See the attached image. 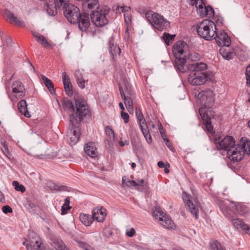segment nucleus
Segmentation results:
<instances>
[{
	"mask_svg": "<svg viewBox=\"0 0 250 250\" xmlns=\"http://www.w3.org/2000/svg\"><path fill=\"white\" fill-rule=\"evenodd\" d=\"M196 97L197 103L202 106L199 109V114L207 130L211 132L213 130V126L208 113L210 111L209 105L214 101V94L213 91L206 89L200 92Z\"/></svg>",
	"mask_w": 250,
	"mask_h": 250,
	"instance_id": "nucleus-1",
	"label": "nucleus"
},
{
	"mask_svg": "<svg viewBox=\"0 0 250 250\" xmlns=\"http://www.w3.org/2000/svg\"><path fill=\"white\" fill-rule=\"evenodd\" d=\"M172 52L175 57L174 67L176 71L181 73L187 72L188 69L186 64L189 55L188 44L184 41H178L173 44Z\"/></svg>",
	"mask_w": 250,
	"mask_h": 250,
	"instance_id": "nucleus-2",
	"label": "nucleus"
},
{
	"mask_svg": "<svg viewBox=\"0 0 250 250\" xmlns=\"http://www.w3.org/2000/svg\"><path fill=\"white\" fill-rule=\"evenodd\" d=\"M75 102L77 107L76 111L71 101L68 100L65 102L67 107L73 112V114L69 116L70 122L72 125L80 123L83 118L89 113L87 105L85 100L83 99L77 98L75 100Z\"/></svg>",
	"mask_w": 250,
	"mask_h": 250,
	"instance_id": "nucleus-3",
	"label": "nucleus"
},
{
	"mask_svg": "<svg viewBox=\"0 0 250 250\" xmlns=\"http://www.w3.org/2000/svg\"><path fill=\"white\" fill-rule=\"evenodd\" d=\"M229 159L234 162L241 160L245 154H250V140L242 138L237 144H234L227 150Z\"/></svg>",
	"mask_w": 250,
	"mask_h": 250,
	"instance_id": "nucleus-4",
	"label": "nucleus"
},
{
	"mask_svg": "<svg viewBox=\"0 0 250 250\" xmlns=\"http://www.w3.org/2000/svg\"><path fill=\"white\" fill-rule=\"evenodd\" d=\"M217 28L215 23L209 20H204L197 27L198 35L207 41L213 39L216 35Z\"/></svg>",
	"mask_w": 250,
	"mask_h": 250,
	"instance_id": "nucleus-5",
	"label": "nucleus"
},
{
	"mask_svg": "<svg viewBox=\"0 0 250 250\" xmlns=\"http://www.w3.org/2000/svg\"><path fill=\"white\" fill-rule=\"evenodd\" d=\"M145 17L151 26L159 31H163L169 27V22L158 13L148 11L145 14Z\"/></svg>",
	"mask_w": 250,
	"mask_h": 250,
	"instance_id": "nucleus-6",
	"label": "nucleus"
},
{
	"mask_svg": "<svg viewBox=\"0 0 250 250\" xmlns=\"http://www.w3.org/2000/svg\"><path fill=\"white\" fill-rule=\"evenodd\" d=\"M217 204L224 215L228 219L231 220V222L234 227L237 229L241 228L246 232L249 231V227L247 225L245 224L241 219L233 218L232 211L228 208L224 201L219 200L217 201Z\"/></svg>",
	"mask_w": 250,
	"mask_h": 250,
	"instance_id": "nucleus-7",
	"label": "nucleus"
},
{
	"mask_svg": "<svg viewBox=\"0 0 250 250\" xmlns=\"http://www.w3.org/2000/svg\"><path fill=\"white\" fill-rule=\"evenodd\" d=\"M109 12V8L105 6L98 8L97 10L93 11L91 14L92 23L98 27L106 25L108 22L107 16Z\"/></svg>",
	"mask_w": 250,
	"mask_h": 250,
	"instance_id": "nucleus-8",
	"label": "nucleus"
},
{
	"mask_svg": "<svg viewBox=\"0 0 250 250\" xmlns=\"http://www.w3.org/2000/svg\"><path fill=\"white\" fill-rule=\"evenodd\" d=\"M153 216L163 227L171 229L175 228V226L171 219L169 216H166L159 207H156L153 211Z\"/></svg>",
	"mask_w": 250,
	"mask_h": 250,
	"instance_id": "nucleus-9",
	"label": "nucleus"
},
{
	"mask_svg": "<svg viewBox=\"0 0 250 250\" xmlns=\"http://www.w3.org/2000/svg\"><path fill=\"white\" fill-rule=\"evenodd\" d=\"M64 15L71 23H77L79 18L81 17L80 10L76 5L69 3L63 9Z\"/></svg>",
	"mask_w": 250,
	"mask_h": 250,
	"instance_id": "nucleus-10",
	"label": "nucleus"
},
{
	"mask_svg": "<svg viewBox=\"0 0 250 250\" xmlns=\"http://www.w3.org/2000/svg\"><path fill=\"white\" fill-rule=\"evenodd\" d=\"M182 198L186 206L189 208L191 214L194 216L196 218H197L198 212L201 208V206L197 199L192 198L185 191L183 192Z\"/></svg>",
	"mask_w": 250,
	"mask_h": 250,
	"instance_id": "nucleus-11",
	"label": "nucleus"
},
{
	"mask_svg": "<svg viewBox=\"0 0 250 250\" xmlns=\"http://www.w3.org/2000/svg\"><path fill=\"white\" fill-rule=\"evenodd\" d=\"M207 73H190L188 79V82L194 85H201L208 80Z\"/></svg>",
	"mask_w": 250,
	"mask_h": 250,
	"instance_id": "nucleus-12",
	"label": "nucleus"
},
{
	"mask_svg": "<svg viewBox=\"0 0 250 250\" xmlns=\"http://www.w3.org/2000/svg\"><path fill=\"white\" fill-rule=\"evenodd\" d=\"M213 39H215L217 44L222 47H229L231 44V40L225 31H221L218 33L216 32V35Z\"/></svg>",
	"mask_w": 250,
	"mask_h": 250,
	"instance_id": "nucleus-13",
	"label": "nucleus"
},
{
	"mask_svg": "<svg viewBox=\"0 0 250 250\" xmlns=\"http://www.w3.org/2000/svg\"><path fill=\"white\" fill-rule=\"evenodd\" d=\"M12 91L14 97L16 99H21L25 95V88L23 84L19 81H15L12 85Z\"/></svg>",
	"mask_w": 250,
	"mask_h": 250,
	"instance_id": "nucleus-14",
	"label": "nucleus"
},
{
	"mask_svg": "<svg viewBox=\"0 0 250 250\" xmlns=\"http://www.w3.org/2000/svg\"><path fill=\"white\" fill-rule=\"evenodd\" d=\"M215 141L218 148L227 150L235 144L234 138L229 136H225L223 139L219 138L218 141L216 139Z\"/></svg>",
	"mask_w": 250,
	"mask_h": 250,
	"instance_id": "nucleus-15",
	"label": "nucleus"
},
{
	"mask_svg": "<svg viewBox=\"0 0 250 250\" xmlns=\"http://www.w3.org/2000/svg\"><path fill=\"white\" fill-rule=\"evenodd\" d=\"M106 210L104 208L97 207L93 209L92 215L94 220L99 222H103L105 220L106 216Z\"/></svg>",
	"mask_w": 250,
	"mask_h": 250,
	"instance_id": "nucleus-16",
	"label": "nucleus"
},
{
	"mask_svg": "<svg viewBox=\"0 0 250 250\" xmlns=\"http://www.w3.org/2000/svg\"><path fill=\"white\" fill-rule=\"evenodd\" d=\"M78 22L79 27L82 31H86L90 25L89 15L85 13L81 14V17L79 18Z\"/></svg>",
	"mask_w": 250,
	"mask_h": 250,
	"instance_id": "nucleus-17",
	"label": "nucleus"
},
{
	"mask_svg": "<svg viewBox=\"0 0 250 250\" xmlns=\"http://www.w3.org/2000/svg\"><path fill=\"white\" fill-rule=\"evenodd\" d=\"M207 64L204 62H198L193 63L190 66L191 72L196 73H207Z\"/></svg>",
	"mask_w": 250,
	"mask_h": 250,
	"instance_id": "nucleus-18",
	"label": "nucleus"
},
{
	"mask_svg": "<svg viewBox=\"0 0 250 250\" xmlns=\"http://www.w3.org/2000/svg\"><path fill=\"white\" fill-rule=\"evenodd\" d=\"M62 79L66 94L71 96L73 95L72 86L69 76L65 72L62 74Z\"/></svg>",
	"mask_w": 250,
	"mask_h": 250,
	"instance_id": "nucleus-19",
	"label": "nucleus"
},
{
	"mask_svg": "<svg viewBox=\"0 0 250 250\" xmlns=\"http://www.w3.org/2000/svg\"><path fill=\"white\" fill-rule=\"evenodd\" d=\"M32 34L34 37L36 39L38 42L42 44L44 47H53V45L51 42H48L46 39L43 36L41 35L38 33L32 32Z\"/></svg>",
	"mask_w": 250,
	"mask_h": 250,
	"instance_id": "nucleus-20",
	"label": "nucleus"
},
{
	"mask_svg": "<svg viewBox=\"0 0 250 250\" xmlns=\"http://www.w3.org/2000/svg\"><path fill=\"white\" fill-rule=\"evenodd\" d=\"M85 152L91 158H95L98 156V152L95 143L89 142L86 144L84 147Z\"/></svg>",
	"mask_w": 250,
	"mask_h": 250,
	"instance_id": "nucleus-21",
	"label": "nucleus"
},
{
	"mask_svg": "<svg viewBox=\"0 0 250 250\" xmlns=\"http://www.w3.org/2000/svg\"><path fill=\"white\" fill-rule=\"evenodd\" d=\"M23 245L26 246L28 250H46L39 238L35 243L31 242L29 244H26L25 242H23Z\"/></svg>",
	"mask_w": 250,
	"mask_h": 250,
	"instance_id": "nucleus-22",
	"label": "nucleus"
},
{
	"mask_svg": "<svg viewBox=\"0 0 250 250\" xmlns=\"http://www.w3.org/2000/svg\"><path fill=\"white\" fill-rule=\"evenodd\" d=\"M229 208H233L237 213L240 215L244 214L247 211L246 206L240 203L230 202L229 204Z\"/></svg>",
	"mask_w": 250,
	"mask_h": 250,
	"instance_id": "nucleus-23",
	"label": "nucleus"
},
{
	"mask_svg": "<svg viewBox=\"0 0 250 250\" xmlns=\"http://www.w3.org/2000/svg\"><path fill=\"white\" fill-rule=\"evenodd\" d=\"M108 44L110 54L113 57L118 54H120L121 52V49L116 44L114 43L113 38L111 37L109 39Z\"/></svg>",
	"mask_w": 250,
	"mask_h": 250,
	"instance_id": "nucleus-24",
	"label": "nucleus"
},
{
	"mask_svg": "<svg viewBox=\"0 0 250 250\" xmlns=\"http://www.w3.org/2000/svg\"><path fill=\"white\" fill-rule=\"evenodd\" d=\"M18 110L26 117H30V114L27 109V104L26 101L22 100L20 101L18 104Z\"/></svg>",
	"mask_w": 250,
	"mask_h": 250,
	"instance_id": "nucleus-25",
	"label": "nucleus"
},
{
	"mask_svg": "<svg viewBox=\"0 0 250 250\" xmlns=\"http://www.w3.org/2000/svg\"><path fill=\"white\" fill-rule=\"evenodd\" d=\"M79 218L81 222L86 227L90 226L94 220L93 215L92 216L84 213L80 214Z\"/></svg>",
	"mask_w": 250,
	"mask_h": 250,
	"instance_id": "nucleus-26",
	"label": "nucleus"
},
{
	"mask_svg": "<svg viewBox=\"0 0 250 250\" xmlns=\"http://www.w3.org/2000/svg\"><path fill=\"white\" fill-rule=\"evenodd\" d=\"M120 92L122 98L124 99V103L125 106L128 109V112L129 113L132 112L133 111V101L130 98L125 96L123 91L121 89V88H120Z\"/></svg>",
	"mask_w": 250,
	"mask_h": 250,
	"instance_id": "nucleus-27",
	"label": "nucleus"
},
{
	"mask_svg": "<svg viewBox=\"0 0 250 250\" xmlns=\"http://www.w3.org/2000/svg\"><path fill=\"white\" fill-rule=\"evenodd\" d=\"M75 76L78 86L81 89L84 88L85 87V83L87 81L84 79L82 73L79 70H77L75 73Z\"/></svg>",
	"mask_w": 250,
	"mask_h": 250,
	"instance_id": "nucleus-28",
	"label": "nucleus"
},
{
	"mask_svg": "<svg viewBox=\"0 0 250 250\" xmlns=\"http://www.w3.org/2000/svg\"><path fill=\"white\" fill-rule=\"evenodd\" d=\"M136 115L137 119V122L139 125L140 128L147 126V124L146 120L139 109H136Z\"/></svg>",
	"mask_w": 250,
	"mask_h": 250,
	"instance_id": "nucleus-29",
	"label": "nucleus"
},
{
	"mask_svg": "<svg viewBox=\"0 0 250 250\" xmlns=\"http://www.w3.org/2000/svg\"><path fill=\"white\" fill-rule=\"evenodd\" d=\"M200 16L211 18L214 16V10L210 6H206L200 10Z\"/></svg>",
	"mask_w": 250,
	"mask_h": 250,
	"instance_id": "nucleus-30",
	"label": "nucleus"
},
{
	"mask_svg": "<svg viewBox=\"0 0 250 250\" xmlns=\"http://www.w3.org/2000/svg\"><path fill=\"white\" fill-rule=\"evenodd\" d=\"M219 52L223 58L225 60H229L232 58L233 52L229 49L222 47L220 49Z\"/></svg>",
	"mask_w": 250,
	"mask_h": 250,
	"instance_id": "nucleus-31",
	"label": "nucleus"
},
{
	"mask_svg": "<svg viewBox=\"0 0 250 250\" xmlns=\"http://www.w3.org/2000/svg\"><path fill=\"white\" fill-rule=\"evenodd\" d=\"M42 79L43 81L45 86L47 87L51 94H53L55 93V91L54 88V85L51 81L48 79L44 75H42Z\"/></svg>",
	"mask_w": 250,
	"mask_h": 250,
	"instance_id": "nucleus-32",
	"label": "nucleus"
},
{
	"mask_svg": "<svg viewBox=\"0 0 250 250\" xmlns=\"http://www.w3.org/2000/svg\"><path fill=\"white\" fill-rule=\"evenodd\" d=\"M100 0H84V4L89 9L99 8Z\"/></svg>",
	"mask_w": 250,
	"mask_h": 250,
	"instance_id": "nucleus-33",
	"label": "nucleus"
},
{
	"mask_svg": "<svg viewBox=\"0 0 250 250\" xmlns=\"http://www.w3.org/2000/svg\"><path fill=\"white\" fill-rule=\"evenodd\" d=\"M9 19L12 23L18 26L21 27L24 26L23 22L20 20V19L16 17L13 14L10 13L9 15Z\"/></svg>",
	"mask_w": 250,
	"mask_h": 250,
	"instance_id": "nucleus-34",
	"label": "nucleus"
},
{
	"mask_svg": "<svg viewBox=\"0 0 250 250\" xmlns=\"http://www.w3.org/2000/svg\"><path fill=\"white\" fill-rule=\"evenodd\" d=\"M54 247L57 250H69L64 243L61 240H57L54 242Z\"/></svg>",
	"mask_w": 250,
	"mask_h": 250,
	"instance_id": "nucleus-35",
	"label": "nucleus"
},
{
	"mask_svg": "<svg viewBox=\"0 0 250 250\" xmlns=\"http://www.w3.org/2000/svg\"><path fill=\"white\" fill-rule=\"evenodd\" d=\"M142 133L144 135L146 142L148 144H150L152 142V138L148 129L147 126L145 127L140 128Z\"/></svg>",
	"mask_w": 250,
	"mask_h": 250,
	"instance_id": "nucleus-36",
	"label": "nucleus"
},
{
	"mask_svg": "<svg viewBox=\"0 0 250 250\" xmlns=\"http://www.w3.org/2000/svg\"><path fill=\"white\" fill-rule=\"evenodd\" d=\"M57 8H58V7H56L55 5V6L48 5L47 6L46 12L49 15L53 16L57 14Z\"/></svg>",
	"mask_w": 250,
	"mask_h": 250,
	"instance_id": "nucleus-37",
	"label": "nucleus"
},
{
	"mask_svg": "<svg viewBox=\"0 0 250 250\" xmlns=\"http://www.w3.org/2000/svg\"><path fill=\"white\" fill-rule=\"evenodd\" d=\"M54 4L58 8L62 7L63 9L65 6L69 4V0H54Z\"/></svg>",
	"mask_w": 250,
	"mask_h": 250,
	"instance_id": "nucleus-38",
	"label": "nucleus"
},
{
	"mask_svg": "<svg viewBox=\"0 0 250 250\" xmlns=\"http://www.w3.org/2000/svg\"><path fill=\"white\" fill-rule=\"evenodd\" d=\"M175 35H170L168 33H164L163 36V39L166 44L169 45L171 42L174 39Z\"/></svg>",
	"mask_w": 250,
	"mask_h": 250,
	"instance_id": "nucleus-39",
	"label": "nucleus"
},
{
	"mask_svg": "<svg viewBox=\"0 0 250 250\" xmlns=\"http://www.w3.org/2000/svg\"><path fill=\"white\" fill-rule=\"evenodd\" d=\"M105 131L106 135L108 137V139L110 141L114 140V131L109 126H106L105 128Z\"/></svg>",
	"mask_w": 250,
	"mask_h": 250,
	"instance_id": "nucleus-40",
	"label": "nucleus"
},
{
	"mask_svg": "<svg viewBox=\"0 0 250 250\" xmlns=\"http://www.w3.org/2000/svg\"><path fill=\"white\" fill-rule=\"evenodd\" d=\"M211 250H225L217 241H214L210 244Z\"/></svg>",
	"mask_w": 250,
	"mask_h": 250,
	"instance_id": "nucleus-41",
	"label": "nucleus"
},
{
	"mask_svg": "<svg viewBox=\"0 0 250 250\" xmlns=\"http://www.w3.org/2000/svg\"><path fill=\"white\" fill-rule=\"evenodd\" d=\"M201 56L197 53L193 52L190 53L189 51V55H188V59H189L192 62H196L200 60Z\"/></svg>",
	"mask_w": 250,
	"mask_h": 250,
	"instance_id": "nucleus-42",
	"label": "nucleus"
},
{
	"mask_svg": "<svg viewBox=\"0 0 250 250\" xmlns=\"http://www.w3.org/2000/svg\"><path fill=\"white\" fill-rule=\"evenodd\" d=\"M13 186H14L15 189L18 191H21L22 193L25 191V188L22 185H20L19 183L17 181L13 182Z\"/></svg>",
	"mask_w": 250,
	"mask_h": 250,
	"instance_id": "nucleus-43",
	"label": "nucleus"
},
{
	"mask_svg": "<svg viewBox=\"0 0 250 250\" xmlns=\"http://www.w3.org/2000/svg\"><path fill=\"white\" fill-rule=\"evenodd\" d=\"M123 184L128 187L133 186L136 184L134 180H131L127 178L126 176H124L122 178Z\"/></svg>",
	"mask_w": 250,
	"mask_h": 250,
	"instance_id": "nucleus-44",
	"label": "nucleus"
},
{
	"mask_svg": "<svg viewBox=\"0 0 250 250\" xmlns=\"http://www.w3.org/2000/svg\"><path fill=\"white\" fill-rule=\"evenodd\" d=\"M48 187L51 190H64V188L63 187H61L58 185L56 184L55 183L50 182L48 183Z\"/></svg>",
	"mask_w": 250,
	"mask_h": 250,
	"instance_id": "nucleus-45",
	"label": "nucleus"
},
{
	"mask_svg": "<svg viewBox=\"0 0 250 250\" xmlns=\"http://www.w3.org/2000/svg\"><path fill=\"white\" fill-rule=\"evenodd\" d=\"M73 133L74 136V140L72 141V144L74 145L76 144L79 141V139L80 137V133L79 130H74L73 131Z\"/></svg>",
	"mask_w": 250,
	"mask_h": 250,
	"instance_id": "nucleus-46",
	"label": "nucleus"
},
{
	"mask_svg": "<svg viewBox=\"0 0 250 250\" xmlns=\"http://www.w3.org/2000/svg\"><path fill=\"white\" fill-rule=\"evenodd\" d=\"M195 5L200 14V10H201L202 8H204L205 7H206L205 3L202 1V0H198L196 1Z\"/></svg>",
	"mask_w": 250,
	"mask_h": 250,
	"instance_id": "nucleus-47",
	"label": "nucleus"
},
{
	"mask_svg": "<svg viewBox=\"0 0 250 250\" xmlns=\"http://www.w3.org/2000/svg\"><path fill=\"white\" fill-rule=\"evenodd\" d=\"M214 21L215 22V24L216 26H221L223 25L224 22V20L222 17L220 16L215 17L214 18Z\"/></svg>",
	"mask_w": 250,
	"mask_h": 250,
	"instance_id": "nucleus-48",
	"label": "nucleus"
},
{
	"mask_svg": "<svg viewBox=\"0 0 250 250\" xmlns=\"http://www.w3.org/2000/svg\"><path fill=\"white\" fill-rule=\"evenodd\" d=\"M247 84L250 86V65L248 66L246 70Z\"/></svg>",
	"mask_w": 250,
	"mask_h": 250,
	"instance_id": "nucleus-49",
	"label": "nucleus"
},
{
	"mask_svg": "<svg viewBox=\"0 0 250 250\" xmlns=\"http://www.w3.org/2000/svg\"><path fill=\"white\" fill-rule=\"evenodd\" d=\"M121 115L122 118L124 120V122L125 124L129 122V115L127 113L122 111Z\"/></svg>",
	"mask_w": 250,
	"mask_h": 250,
	"instance_id": "nucleus-50",
	"label": "nucleus"
},
{
	"mask_svg": "<svg viewBox=\"0 0 250 250\" xmlns=\"http://www.w3.org/2000/svg\"><path fill=\"white\" fill-rule=\"evenodd\" d=\"M136 231L133 228L126 230V235L130 237H133L135 234Z\"/></svg>",
	"mask_w": 250,
	"mask_h": 250,
	"instance_id": "nucleus-51",
	"label": "nucleus"
},
{
	"mask_svg": "<svg viewBox=\"0 0 250 250\" xmlns=\"http://www.w3.org/2000/svg\"><path fill=\"white\" fill-rule=\"evenodd\" d=\"M135 182L136 183V184L133 186V187L136 186H144L146 185L145 181L144 179H137L136 181H135Z\"/></svg>",
	"mask_w": 250,
	"mask_h": 250,
	"instance_id": "nucleus-52",
	"label": "nucleus"
},
{
	"mask_svg": "<svg viewBox=\"0 0 250 250\" xmlns=\"http://www.w3.org/2000/svg\"><path fill=\"white\" fill-rule=\"evenodd\" d=\"M2 211L5 214L8 213H11L13 211L12 208L9 206H3L2 207Z\"/></svg>",
	"mask_w": 250,
	"mask_h": 250,
	"instance_id": "nucleus-53",
	"label": "nucleus"
},
{
	"mask_svg": "<svg viewBox=\"0 0 250 250\" xmlns=\"http://www.w3.org/2000/svg\"><path fill=\"white\" fill-rule=\"evenodd\" d=\"M78 245L80 247L85 250H89V246L85 243L83 242H79Z\"/></svg>",
	"mask_w": 250,
	"mask_h": 250,
	"instance_id": "nucleus-54",
	"label": "nucleus"
},
{
	"mask_svg": "<svg viewBox=\"0 0 250 250\" xmlns=\"http://www.w3.org/2000/svg\"><path fill=\"white\" fill-rule=\"evenodd\" d=\"M2 151H3V153L5 154V155L8 158L10 159V157H11V155L10 154L7 146H6L5 145L4 146V148L2 150Z\"/></svg>",
	"mask_w": 250,
	"mask_h": 250,
	"instance_id": "nucleus-55",
	"label": "nucleus"
},
{
	"mask_svg": "<svg viewBox=\"0 0 250 250\" xmlns=\"http://www.w3.org/2000/svg\"><path fill=\"white\" fill-rule=\"evenodd\" d=\"M69 203V200H68L67 198L65 200V204H64L62 207V214H65L67 212V211L65 210V207H64V206L65 205H67V204H68Z\"/></svg>",
	"mask_w": 250,
	"mask_h": 250,
	"instance_id": "nucleus-56",
	"label": "nucleus"
},
{
	"mask_svg": "<svg viewBox=\"0 0 250 250\" xmlns=\"http://www.w3.org/2000/svg\"><path fill=\"white\" fill-rule=\"evenodd\" d=\"M164 141L165 142V144L167 146V147L171 150H172L173 147L172 146V145L169 140L167 139H164Z\"/></svg>",
	"mask_w": 250,
	"mask_h": 250,
	"instance_id": "nucleus-57",
	"label": "nucleus"
},
{
	"mask_svg": "<svg viewBox=\"0 0 250 250\" xmlns=\"http://www.w3.org/2000/svg\"><path fill=\"white\" fill-rule=\"evenodd\" d=\"M120 9L124 14L130 11V7L128 6H121Z\"/></svg>",
	"mask_w": 250,
	"mask_h": 250,
	"instance_id": "nucleus-58",
	"label": "nucleus"
},
{
	"mask_svg": "<svg viewBox=\"0 0 250 250\" xmlns=\"http://www.w3.org/2000/svg\"><path fill=\"white\" fill-rule=\"evenodd\" d=\"M124 18H125V20L126 23L127 24H128L131 21V20L128 16V14L127 13H125L124 14Z\"/></svg>",
	"mask_w": 250,
	"mask_h": 250,
	"instance_id": "nucleus-59",
	"label": "nucleus"
},
{
	"mask_svg": "<svg viewBox=\"0 0 250 250\" xmlns=\"http://www.w3.org/2000/svg\"><path fill=\"white\" fill-rule=\"evenodd\" d=\"M119 144L120 146H124L126 145H128L129 142L128 141H126V140H125V141L121 140L119 142Z\"/></svg>",
	"mask_w": 250,
	"mask_h": 250,
	"instance_id": "nucleus-60",
	"label": "nucleus"
},
{
	"mask_svg": "<svg viewBox=\"0 0 250 250\" xmlns=\"http://www.w3.org/2000/svg\"><path fill=\"white\" fill-rule=\"evenodd\" d=\"M158 166L160 168H163L165 167V165L164 162L162 161H159L158 163Z\"/></svg>",
	"mask_w": 250,
	"mask_h": 250,
	"instance_id": "nucleus-61",
	"label": "nucleus"
},
{
	"mask_svg": "<svg viewBox=\"0 0 250 250\" xmlns=\"http://www.w3.org/2000/svg\"><path fill=\"white\" fill-rule=\"evenodd\" d=\"M128 37H129V31H128V29H127V30L125 31V33L124 38L125 39H126V38L128 39Z\"/></svg>",
	"mask_w": 250,
	"mask_h": 250,
	"instance_id": "nucleus-62",
	"label": "nucleus"
},
{
	"mask_svg": "<svg viewBox=\"0 0 250 250\" xmlns=\"http://www.w3.org/2000/svg\"><path fill=\"white\" fill-rule=\"evenodd\" d=\"M248 58V56H245V55L243 56V57H240L239 58L240 60H241L242 61H247Z\"/></svg>",
	"mask_w": 250,
	"mask_h": 250,
	"instance_id": "nucleus-63",
	"label": "nucleus"
},
{
	"mask_svg": "<svg viewBox=\"0 0 250 250\" xmlns=\"http://www.w3.org/2000/svg\"><path fill=\"white\" fill-rule=\"evenodd\" d=\"M119 105L121 109L122 110V111H124V110H125V107L124 106L123 104L122 103H120Z\"/></svg>",
	"mask_w": 250,
	"mask_h": 250,
	"instance_id": "nucleus-64",
	"label": "nucleus"
}]
</instances>
